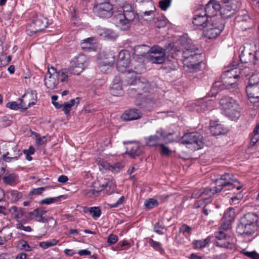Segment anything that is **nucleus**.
Wrapping results in <instances>:
<instances>
[{
	"instance_id": "nucleus-1",
	"label": "nucleus",
	"mask_w": 259,
	"mask_h": 259,
	"mask_svg": "<svg viewBox=\"0 0 259 259\" xmlns=\"http://www.w3.org/2000/svg\"><path fill=\"white\" fill-rule=\"evenodd\" d=\"M183 48L181 49L184 60V69L188 72H196L200 68L201 62L200 54L190 48V40L182 39L181 40Z\"/></svg>"
},
{
	"instance_id": "nucleus-2",
	"label": "nucleus",
	"mask_w": 259,
	"mask_h": 259,
	"mask_svg": "<svg viewBox=\"0 0 259 259\" xmlns=\"http://www.w3.org/2000/svg\"><path fill=\"white\" fill-rule=\"evenodd\" d=\"M237 69L232 68L230 70L224 72L222 75V82H215L211 89V95L215 96L219 90L225 88L233 91L237 87V79L240 77L237 74Z\"/></svg>"
},
{
	"instance_id": "nucleus-3",
	"label": "nucleus",
	"mask_w": 259,
	"mask_h": 259,
	"mask_svg": "<svg viewBox=\"0 0 259 259\" xmlns=\"http://www.w3.org/2000/svg\"><path fill=\"white\" fill-rule=\"evenodd\" d=\"M219 108L222 114L232 120H237L240 116L239 105L233 98L225 96L219 102Z\"/></svg>"
},
{
	"instance_id": "nucleus-4",
	"label": "nucleus",
	"mask_w": 259,
	"mask_h": 259,
	"mask_svg": "<svg viewBox=\"0 0 259 259\" xmlns=\"http://www.w3.org/2000/svg\"><path fill=\"white\" fill-rule=\"evenodd\" d=\"M204 27V35L209 39L214 38L224 28V20L222 18H212Z\"/></svg>"
},
{
	"instance_id": "nucleus-5",
	"label": "nucleus",
	"mask_w": 259,
	"mask_h": 259,
	"mask_svg": "<svg viewBox=\"0 0 259 259\" xmlns=\"http://www.w3.org/2000/svg\"><path fill=\"white\" fill-rule=\"evenodd\" d=\"M89 58L82 54L74 57L70 62L69 67L74 75H79L88 67Z\"/></svg>"
},
{
	"instance_id": "nucleus-6",
	"label": "nucleus",
	"mask_w": 259,
	"mask_h": 259,
	"mask_svg": "<svg viewBox=\"0 0 259 259\" xmlns=\"http://www.w3.org/2000/svg\"><path fill=\"white\" fill-rule=\"evenodd\" d=\"M258 216L254 212H248L244 215V234L253 233L259 227Z\"/></svg>"
},
{
	"instance_id": "nucleus-7",
	"label": "nucleus",
	"mask_w": 259,
	"mask_h": 259,
	"mask_svg": "<svg viewBox=\"0 0 259 259\" xmlns=\"http://www.w3.org/2000/svg\"><path fill=\"white\" fill-rule=\"evenodd\" d=\"M94 12L102 17H109L113 14V6L109 0H96Z\"/></svg>"
},
{
	"instance_id": "nucleus-8",
	"label": "nucleus",
	"mask_w": 259,
	"mask_h": 259,
	"mask_svg": "<svg viewBox=\"0 0 259 259\" xmlns=\"http://www.w3.org/2000/svg\"><path fill=\"white\" fill-rule=\"evenodd\" d=\"M181 143L189 148L198 150L202 147V136L198 133H190L185 134Z\"/></svg>"
},
{
	"instance_id": "nucleus-9",
	"label": "nucleus",
	"mask_w": 259,
	"mask_h": 259,
	"mask_svg": "<svg viewBox=\"0 0 259 259\" xmlns=\"http://www.w3.org/2000/svg\"><path fill=\"white\" fill-rule=\"evenodd\" d=\"M130 55L127 51L122 50L119 53L117 61V69L118 71L124 72L127 71L128 74L133 72L131 67Z\"/></svg>"
},
{
	"instance_id": "nucleus-10",
	"label": "nucleus",
	"mask_w": 259,
	"mask_h": 259,
	"mask_svg": "<svg viewBox=\"0 0 259 259\" xmlns=\"http://www.w3.org/2000/svg\"><path fill=\"white\" fill-rule=\"evenodd\" d=\"M165 50L159 46H154L149 50V61L152 63L162 64L165 60Z\"/></svg>"
},
{
	"instance_id": "nucleus-11",
	"label": "nucleus",
	"mask_w": 259,
	"mask_h": 259,
	"mask_svg": "<svg viewBox=\"0 0 259 259\" xmlns=\"http://www.w3.org/2000/svg\"><path fill=\"white\" fill-rule=\"evenodd\" d=\"M47 27V19L41 15L34 17L32 23L28 26L27 30L32 35L44 29Z\"/></svg>"
},
{
	"instance_id": "nucleus-12",
	"label": "nucleus",
	"mask_w": 259,
	"mask_h": 259,
	"mask_svg": "<svg viewBox=\"0 0 259 259\" xmlns=\"http://www.w3.org/2000/svg\"><path fill=\"white\" fill-rule=\"evenodd\" d=\"M174 133H167L163 130L160 129L156 132V135L150 136L145 138L146 144L149 146H156L160 145L162 140L166 139Z\"/></svg>"
},
{
	"instance_id": "nucleus-13",
	"label": "nucleus",
	"mask_w": 259,
	"mask_h": 259,
	"mask_svg": "<svg viewBox=\"0 0 259 259\" xmlns=\"http://www.w3.org/2000/svg\"><path fill=\"white\" fill-rule=\"evenodd\" d=\"M45 86L49 89L53 90L57 88L59 81L55 73V68L48 67V69L44 78Z\"/></svg>"
},
{
	"instance_id": "nucleus-14",
	"label": "nucleus",
	"mask_w": 259,
	"mask_h": 259,
	"mask_svg": "<svg viewBox=\"0 0 259 259\" xmlns=\"http://www.w3.org/2000/svg\"><path fill=\"white\" fill-rule=\"evenodd\" d=\"M215 237L217 240L216 244L218 246L226 248H233L232 239L229 236H227L225 232H216L215 233Z\"/></svg>"
},
{
	"instance_id": "nucleus-15",
	"label": "nucleus",
	"mask_w": 259,
	"mask_h": 259,
	"mask_svg": "<svg viewBox=\"0 0 259 259\" xmlns=\"http://www.w3.org/2000/svg\"><path fill=\"white\" fill-rule=\"evenodd\" d=\"M37 100V94L35 91H31L25 93L18 101L20 102L23 109L26 110L31 106L35 104Z\"/></svg>"
},
{
	"instance_id": "nucleus-16",
	"label": "nucleus",
	"mask_w": 259,
	"mask_h": 259,
	"mask_svg": "<svg viewBox=\"0 0 259 259\" xmlns=\"http://www.w3.org/2000/svg\"><path fill=\"white\" fill-rule=\"evenodd\" d=\"M221 9L219 3L215 0H210L206 5L205 8V14L209 18H221L217 17V14Z\"/></svg>"
},
{
	"instance_id": "nucleus-17",
	"label": "nucleus",
	"mask_w": 259,
	"mask_h": 259,
	"mask_svg": "<svg viewBox=\"0 0 259 259\" xmlns=\"http://www.w3.org/2000/svg\"><path fill=\"white\" fill-rule=\"evenodd\" d=\"M99 168L100 170L104 172L109 170L113 172H119L124 166L122 163L118 162L113 165H110L109 163L103 160H99L98 161Z\"/></svg>"
},
{
	"instance_id": "nucleus-18",
	"label": "nucleus",
	"mask_w": 259,
	"mask_h": 259,
	"mask_svg": "<svg viewBox=\"0 0 259 259\" xmlns=\"http://www.w3.org/2000/svg\"><path fill=\"white\" fill-rule=\"evenodd\" d=\"M246 92L250 102L255 103L259 99V83L248 84L246 88Z\"/></svg>"
},
{
	"instance_id": "nucleus-19",
	"label": "nucleus",
	"mask_w": 259,
	"mask_h": 259,
	"mask_svg": "<svg viewBox=\"0 0 259 259\" xmlns=\"http://www.w3.org/2000/svg\"><path fill=\"white\" fill-rule=\"evenodd\" d=\"M55 73L58 79L59 82L67 83L69 78L71 75H73L71 69L69 68H64L59 70L55 68Z\"/></svg>"
},
{
	"instance_id": "nucleus-20",
	"label": "nucleus",
	"mask_w": 259,
	"mask_h": 259,
	"mask_svg": "<svg viewBox=\"0 0 259 259\" xmlns=\"http://www.w3.org/2000/svg\"><path fill=\"white\" fill-rule=\"evenodd\" d=\"M21 155L20 150L17 146H15L12 151L6 152L2 155V157L5 162L9 163L17 160Z\"/></svg>"
},
{
	"instance_id": "nucleus-21",
	"label": "nucleus",
	"mask_w": 259,
	"mask_h": 259,
	"mask_svg": "<svg viewBox=\"0 0 259 259\" xmlns=\"http://www.w3.org/2000/svg\"><path fill=\"white\" fill-rule=\"evenodd\" d=\"M111 94L115 96H120L123 94L122 82L119 77H115L110 88Z\"/></svg>"
},
{
	"instance_id": "nucleus-22",
	"label": "nucleus",
	"mask_w": 259,
	"mask_h": 259,
	"mask_svg": "<svg viewBox=\"0 0 259 259\" xmlns=\"http://www.w3.org/2000/svg\"><path fill=\"white\" fill-rule=\"evenodd\" d=\"M229 183H221V185L215 187L213 188H206L205 189L203 190V192H201L199 194H197L195 192L193 193V197L194 198H198L199 196H200L202 194H207L209 195V196H211V195H213L218 192L221 191V190L224 187L228 185H229Z\"/></svg>"
},
{
	"instance_id": "nucleus-23",
	"label": "nucleus",
	"mask_w": 259,
	"mask_h": 259,
	"mask_svg": "<svg viewBox=\"0 0 259 259\" xmlns=\"http://www.w3.org/2000/svg\"><path fill=\"white\" fill-rule=\"evenodd\" d=\"M97 33L103 38L110 40H115L118 37V34L110 29L99 27Z\"/></svg>"
},
{
	"instance_id": "nucleus-24",
	"label": "nucleus",
	"mask_w": 259,
	"mask_h": 259,
	"mask_svg": "<svg viewBox=\"0 0 259 259\" xmlns=\"http://www.w3.org/2000/svg\"><path fill=\"white\" fill-rule=\"evenodd\" d=\"M142 113L136 109H132L124 111L121 116L122 118L126 121L137 120L142 117Z\"/></svg>"
},
{
	"instance_id": "nucleus-25",
	"label": "nucleus",
	"mask_w": 259,
	"mask_h": 259,
	"mask_svg": "<svg viewBox=\"0 0 259 259\" xmlns=\"http://www.w3.org/2000/svg\"><path fill=\"white\" fill-rule=\"evenodd\" d=\"M105 58L103 57L101 60H98V64L101 71L103 73H107L112 69L114 64V59L112 56L110 55L108 57L109 62H105Z\"/></svg>"
},
{
	"instance_id": "nucleus-26",
	"label": "nucleus",
	"mask_w": 259,
	"mask_h": 259,
	"mask_svg": "<svg viewBox=\"0 0 259 259\" xmlns=\"http://www.w3.org/2000/svg\"><path fill=\"white\" fill-rule=\"evenodd\" d=\"M130 83L131 84H135L137 87V88H132L131 91L132 92L137 89L138 90V94H142L148 91L149 88V84L148 82H142L136 77L134 79V80L132 81Z\"/></svg>"
},
{
	"instance_id": "nucleus-27",
	"label": "nucleus",
	"mask_w": 259,
	"mask_h": 259,
	"mask_svg": "<svg viewBox=\"0 0 259 259\" xmlns=\"http://www.w3.org/2000/svg\"><path fill=\"white\" fill-rule=\"evenodd\" d=\"M142 152V147L138 143H131L127 147L126 153L131 157L139 155Z\"/></svg>"
},
{
	"instance_id": "nucleus-28",
	"label": "nucleus",
	"mask_w": 259,
	"mask_h": 259,
	"mask_svg": "<svg viewBox=\"0 0 259 259\" xmlns=\"http://www.w3.org/2000/svg\"><path fill=\"white\" fill-rule=\"evenodd\" d=\"M210 131L213 135L218 136L226 133L227 129L222 124L215 121H211L210 123Z\"/></svg>"
},
{
	"instance_id": "nucleus-29",
	"label": "nucleus",
	"mask_w": 259,
	"mask_h": 259,
	"mask_svg": "<svg viewBox=\"0 0 259 259\" xmlns=\"http://www.w3.org/2000/svg\"><path fill=\"white\" fill-rule=\"evenodd\" d=\"M209 21V18L206 16L205 13L203 15L198 14L193 18V23L197 26L202 27L204 28L205 25Z\"/></svg>"
},
{
	"instance_id": "nucleus-30",
	"label": "nucleus",
	"mask_w": 259,
	"mask_h": 259,
	"mask_svg": "<svg viewBox=\"0 0 259 259\" xmlns=\"http://www.w3.org/2000/svg\"><path fill=\"white\" fill-rule=\"evenodd\" d=\"M46 211L41 208H36L33 211L29 212V216L31 220L35 221L44 223L45 217L44 216Z\"/></svg>"
},
{
	"instance_id": "nucleus-31",
	"label": "nucleus",
	"mask_w": 259,
	"mask_h": 259,
	"mask_svg": "<svg viewBox=\"0 0 259 259\" xmlns=\"http://www.w3.org/2000/svg\"><path fill=\"white\" fill-rule=\"evenodd\" d=\"M80 101V99L78 97L71 99L69 102H65L62 105L63 111L65 114H68L70 111V109L75 107H76Z\"/></svg>"
},
{
	"instance_id": "nucleus-32",
	"label": "nucleus",
	"mask_w": 259,
	"mask_h": 259,
	"mask_svg": "<svg viewBox=\"0 0 259 259\" xmlns=\"http://www.w3.org/2000/svg\"><path fill=\"white\" fill-rule=\"evenodd\" d=\"M149 50L148 46L146 45L136 46L134 49V54L138 56L148 55L149 53Z\"/></svg>"
},
{
	"instance_id": "nucleus-33",
	"label": "nucleus",
	"mask_w": 259,
	"mask_h": 259,
	"mask_svg": "<svg viewBox=\"0 0 259 259\" xmlns=\"http://www.w3.org/2000/svg\"><path fill=\"white\" fill-rule=\"evenodd\" d=\"M210 243V239L207 238L203 240H194L193 242V246L195 249H201L206 247Z\"/></svg>"
},
{
	"instance_id": "nucleus-34",
	"label": "nucleus",
	"mask_w": 259,
	"mask_h": 259,
	"mask_svg": "<svg viewBox=\"0 0 259 259\" xmlns=\"http://www.w3.org/2000/svg\"><path fill=\"white\" fill-rule=\"evenodd\" d=\"M8 199L12 202H16L22 197L21 193L16 190H11L6 193Z\"/></svg>"
},
{
	"instance_id": "nucleus-35",
	"label": "nucleus",
	"mask_w": 259,
	"mask_h": 259,
	"mask_svg": "<svg viewBox=\"0 0 259 259\" xmlns=\"http://www.w3.org/2000/svg\"><path fill=\"white\" fill-rule=\"evenodd\" d=\"M235 217V210L233 208H228L224 212L223 217V220H226L228 222H232L234 221Z\"/></svg>"
},
{
	"instance_id": "nucleus-36",
	"label": "nucleus",
	"mask_w": 259,
	"mask_h": 259,
	"mask_svg": "<svg viewBox=\"0 0 259 259\" xmlns=\"http://www.w3.org/2000/svg\"><path fill=\"white\" fill-rule=\"evenodd\" d=\"M106 179H96L92 183V188L96 191L98 190L99 193L104 190Z\"/></svg>"
},
{
	"instance_id": "nucleus-37",
	"label": "nucleus",
	"mask_w": 259,
	"mask_h": 259,
	"mask_svg": "<svg viewBox=\"0 0 259 259\" xmlns=\"http://www.w3.org/2000/svg\"><path fill=\"white\" fill-rule=\"evenodd\" d=\"M116 185L112 181H106L105 185L104 187V191L106 194L110 195L112 194L116 190Z\"/></svg>"
},
{
	"instance_id": "nucleus-38",
	"label": "nucleus",
	"mask_w": 259,
	"mask_h": 259,
	"mask_svg": "<svg viewBox=\"0 0 259 259\" xmlns=\"http://www.w3.org/2000/svg\"><path fill=\"white\" fill-rule=\"evenodd\" d=\"M117 18L120 20H121V19L122 18H124L131 22L135 18V14L133 11H128L127 10H125L124 13L118 14L117 15Z\"/></svg>"
},
{
	"instance_id": "nucleus-39",
	"label": "nucleus",
	"mask_w": 259,
	"mask_h": 259,
	"mask_svg": "<svg viewBox=\"0 0 259 259\" xmlns=\"http://www.w3.org/2000/svg\"><path fill=\"white\" fill-rule=\"evenodd\" d=\"M58 242V240L53 239L46 241L40 242L39 243V246L44 249H46L50 247L56 245Z\"/></svg>"
},
{
	"instance_id": "nucleus-40",
	"label": "nucleus",
	"mask_w": 259,
	"mask_h": 259,
	"mask_svg": "<svg viewBox=\"0 0 259 259\" xmlns=\"http://www.w3.org/2000/svg\"><path fill=\"white\" fill-rule=\"evenodd\" d=\"M94 40V37H89L83 39L80 44L82 49L86 51L91 49Z\"/></svg>"
},
{
	"instance_id": "nucleus-41",
	"label": "nucleus",
	"mask_w": 259,
	"mask_h": 259,
	"mask_svg": "<svg viewBox=\"0 0 259 259\" xmlns=\"http://www.w3.org/2000/svg\"><path fill=\"white\" fill-rule=\"evenodd\" d=\"M120 20L117 18V15L116 16V20L118 22V24L120 28L123 30H126L130 27L131 22L127 21L124 18H121Z\"/></svg>"
},
{
	"instance_id": "nucleus-42",
	"label": "nucleus",
	"mask_w": 259,
	"mask_h": 259,
	"mask_svg": "<svg viewBox=\"0 0 259 259\" xmlns=\"http://www.w3.org/2000/svg\"><path fill=\"white\" fill-rule=\"evenodd\" d=\"M89 212L92 217L96 220L101 215V210L98 207H91L89 208Z\"/></svg>"
},
{
	"instance_id": "nucleus-43",
	"label": "nucleus",
	"mask_w": 259,
	"mask_h": 259,
	"mask_svg": "<svg viewBox=\"0 0 259 259\" xmlns=\"http://www.w3.org/2000/svg\"><path fill=\"white\" fill-rule=\"evenodd\" d=\"M147 240L150 245L154 249L161 252L163 251V249L162 248L161 244L159 242L154 241L150 238H147Z\"/></svg>"
},
{
	"instance_id": "nucleus-44",
	"label": "nucleus",
	"mask_w": 259,
	"mask_h": 259,
	"mask_svg": "<svg viewBox=\"0 0 259 259\" xmlns=\"http://www.w3.org/2000/svg\"><path fill=\"white\" fill-rule=\"evenodd\" d=\"M25 223V220H18L15 225L16 228L18 230H23L27 232H30L32 231L31 227L30 226H24L23 224Z\"/></svg>"
},
{
	"instance_id": "nucleus-45",
	"label": "nucleus",
	"mask_w": 259,
	"mask_h": 259,
	"mask_svg": "<svg viewBox=\"0 0 259 259\" xmlns=\"http://www.w3.org/2000/svg\"><path fill=\"white\" fill-rule=\"evenodd\" d=\"M83 194L89 198H95L100 195L98 190L96 191L93 188L92 189L85 190L83 191Z\"/></svg>"
},
{
	"instance_id": "nucleus-46",
	"label": "nucleus",
	"mask_w": 259,
	"mask_h": 259,
	"mask_svg": "<svg viewBox=\"0 0 259 259\" xmlns=\"http://www.w3.org/2000/svg\"><path fill=\"white\" fill-rule=\"evenodd\" d=\"M158 205V201L154 198H149L146 200L144 202V206L148 209H151Z\"/></svg>"
},
{
	"instance_id": "nucleus-47",
	"label": "nucleus",
	"mask_w": 259,
	"mask_h": 259,
	"mask_svg": "<svg viewBox=\"0 0 259 259\" xmlns=\"http://www.w3.org/2000/svg\"><path fill=\"white\" fill-rule=\"evenodd\" d=\"M0 234L3 237L6 242L10 240L12 235V233L11 232L10 229L6 227L3 228L2 230L0 231Z\"/></svg>"
},
{
	"instance_id": "nucleus-48",
	"label": "nucleus",
	"mask_w": 259,
	"mask_h": 259,
	"mask_svg": "<svg viewBox=\"0 0 259 259\" xmlns=\"http://www.w3.org/2000/svg\"><path fill=\"white\" fill-rule=\"evenodd\" d=\"M139 172V166L137 164H135L127 170L128 174L131 176L130 178H134L137 177Z\"/></svg>"
},
{
	"instance_id": "nucleus-49",
	"label": "nucleus",
	"mask_w": 259,
	"mask_h": 259,
	"mask_svg": "<svg viewBox=\"0 0 259 259\" xmlns=\"http://www.w3.org/2000/svg\"><path fill=\"white\" fill-rule=\"evenodd\" d=\"M110 55H112L113 57V59H114V62L115 61V53H114L113 51H109L108 52H104L100 53L98 60H101L103 57L105 58V62H109V59L108 57Z\"/></svg>"
},
{
	"instance_id": "nucleus-50",
	"label": "nucleus",
	"mask_w": 259,
	"mask_h": 259,
	"mask_svg": "<svg viewBox=\"0 0 259 259\" xmlns=\"http://www.w3.org/2000/svg\"><path fill=\"white\" fill-rule=\"evenodd\" d=\"M155 26L158 28H162L166 25L167 21L163 18H156L154 19Z\"/></svg>"
},
{
	"instance_id": "nucleus-51",
	"label": "nucleus",
	"mask_w": 259,
	"mask_h": 259,
	"mask_svg": "<svg viewBox=\"0 0 259 259\" xmlns=\"http://www.w3.org/2000/svg\"><path fill=\"white\" fill-rule=\"evenodd\" d=\"M222 222L220 227L219 228L218 231L225 232V231H226L231 228L232 222H228L226 220H223V218H222Z\"/></svg>"
},
{
	"instance_id": "nucleus-52",
	"label": "nucleus",
	"mask_w": 259,
	"mask_h": 259,
	"mask_svg": "<svg viewBox=\"0 0 259 259\" xmlns=\"http://www.w3.org/2000/svg\"><path fill=\"white\" fill-rule=\"evenodd\" d=\"M250 144L251 146H254L259 141V132H255L254 128L252 133L250 135Z\"/></svg>"
},
{
	"instance_id": "nucleus-53",
	"label": "nucleus",
	"mask_w": 259,
	"mask_h": 259,
	"mask_svg": "<svg viewBox=\"0 0 259 259\" xmlns=\"http://www.w3.org/2000/svg\"><path fill=\"white\" fill-rule=\"evenodd\" d=\"M6 106L8 108L13 110L23 109V107H21L22 106L20 102H19L18 103L16 102H9L7 104Z\"/></svg>"
},
{
	"instance_id": "nucleus-54",
	"label": "nucleus",
	"mask_w": 259,
	"mask_h": 259,
	"mask_svg": "<svg viewBox=\"0 0 259 259\" xmlns=\"http://www.w3.org/2000/svg\"><path fill=\"white\" fill-rule=\"evenodd\" d=\"M244 22H247L246 28L245 29H249L254 26V21L247 14H244Z\"/></svg>"
},
{
	"instance_id": "nucleus-55",
	"label": "nucleus",
	"mask_w": 259,
	"mask_h": 259,
	"mask_svg": "<svg viewBox=\"0 0 259 259\" xmlns=\"http://www.w3.org/2000/svg\"><path fill=\"white\" fill-rule=\"evenodd\" d=\"M63 196V195H61L59 197H56L47 198L41 200L40 201V203H41V204H51V203H54V202L56 201L60 197H62Z\"/></svg>"
},
{
	"instance_id": "nucleus-56",
	"label": "nucleus",
	"mask_w": 259,
	"mask_h": 259,
	"mask_svg": "<svg viewBox=\"0 0 259 259\" xmlns=\"http://www.w3.org/2000/svg\"><path fill=\"white\" fill-rule=\"evenodd\" d=\"M164 228V225L160 222H157L154 226V231L159 234H163V230Z\"/></svg>"
},
{
	"instance_id": "nucleus-57",
	"label": "nucleus",
	"mask_w": 259,
	"mask_h": 259,
	"mask_svg": "<svg viewBox=\"0 0 259 259\" xmlns=\"http://www.w3.org/2000/svg\"><path fill=\"white\" fill-rule=\"evenodd\" d=\"M171 0H161L159 2V7L161 10L165 11L170 6Z\"/></svg>"
},
{
	"instance_id": "nucleus-58",
	"label": "nucleus",
	"mask_w": 259,
	"mask_h": 259,
	"mask_svg": "<svg viewBox=\"0 0 259 259\" xmlns=\"http://www.w3.org/2000/svg\"><path fill=\"white\" fill-rule=\"evenodd\" d=\"M45 190V187H39L33 189L29 193V196H32L33 195H40Z\"/></svg>"
},
{
	"instance_id": "nucleus-59",
	"label": "nucleus",
	"mask_w": 259,
	"mask_h": 259,
	"mask_svg": "<svg viewBox=\"0 0 259 259\" xmlns=\"http://www.w3.org/2000/svg\"><path fill=\"white\" fill-rule=\"evenodd\" d=\"M118 240V237L117 235L111 234L108 237L107 243L109 245H112L116 243Z\"/></svg>"
},
{
	"instance_id": "nucleus-60",
	"label": "nucleus",
	"mask_w": 259,
	"mask_h": 259,
	"mask_svg": "<svg viewBox=\"0 0 259 259\" xmlns=\"http://www.w3.org/2000/svg\"><path fill=\"white\" fill-rule=\"evenodd\" d=\"M249 84H259V73L252 74L249 78Z\"/></svg>"
},
{
	"instance_id": "nucleus-61",
	"label": "nucleus",
	"mask_w": 259,
	"mask_h": 259,
	"mask_svg": "<svg viewBox=\"0 0 259 259\" xmlns=\"http://www.w3.org/2000/svg\"><path fill=\"white\" fill-rule=\"evenodd\" d=\"M125 201V197L121 196L119 199L114 203L110 205V207L115 208L122 205Z\"/></svg>"
},
{
	"instance_id": "nucleus-62",
	"label": "nucleus",
	"mask_w": 259,
	"mask_h": 259,
	"mask_svg": "<svg viewBox=\"0 0 259 259\" xmlns=\"http://www.w3.org/2000/svg\"><path fill=\"white\" fill-rule=\"evenodd\" d=\"M191 228L186 224L183 225L180 228V231L183 234L188 233L189 234L191 233Z\"/></svg>"
},
{
	"instance_id": "nucleus-63",
	"label": "nucleus",
	"mask_w": 259,
	"mask_h": 259,
	"mask_svg": "<svg viewBox=\"0 0 259 259\" xmlns=\"http://www.w3.org/2000/svg\"><path fill=\"white\" fill-rule=\"evenodd\" d=\"M11 209L14 210V213L13 214L14 218L17 221L18 220H20V215H22V212L18 211L17 210V208L15 206L12 207Z\"/></svg>"
},
{
	"instance_id": "nucleus-64",
	"label": "nucleus",
	"mask_w": 259,
	"mask_h": 259,
	"mask_svg": "<svg viewBox=\"0 0 259 259\" xmlns=\"http://www.w3.org/2000/svg\"><path fill=\"white\" fill-rule=\"evenodd\" d=\"M46 142V137L44 136L42 137H39L38 135H36V144L39 145H42Z\"/></svg>"
}]
</instances>
